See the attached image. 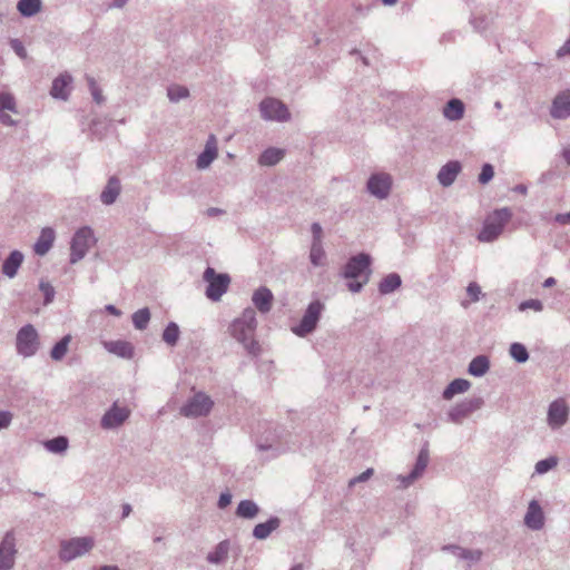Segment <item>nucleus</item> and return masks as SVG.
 Masks as SVG:
<instances>
[{"mask_svg": "<svg viewBox=\"0 0 570 570\" xmlns=\"http://www.w3.org/2000/svg\"><path fill=\"white\" fill-rule=\"evenodd\" d=\"M563 159L568 165H570V148H566L562 151Z\"/></svg>", "mask_w": 570, "mask_h": 570, "instance_id": "nucleus-64", "label": "nucleus"}, {"mask_svg": "<svg viewBox=\"0 0 570 570\" xmlns=\"http://www.w3.org/2000/svg\"><path fill=\"white\" fill-rule=\"evenodd\" d=\"M371 256L365 253H358V292L367 283L371 274Z\"/></svg>", "mask_w": 570, "mask_h": 570, "instance_id": "nucleus-33", "label": "nucleus"}, {"mask_svg": "<svg viewBox=\"0 0 570 570\" xmlns=\"http://www.w3.org/2000/svg\"><path fill=\"white\" fill-rule=\"evenodd\" d=\"M465 106L459 98L450 99L443 108V116L450 121L461 120L464 116Z\"/></svg>", "mask_w": 570, "mask_h": 570, "instance_id": "nucleus-24", "label": "nucleus"}, {"mask_svg": "<svg viewBox=\"0 0 570 570\" xmlns=\"http://www.w3.org/2000/svg\"><path fill=\"white\" fill-rule=\"evenodd\" d=\"M128 0H112L111 6L112 8H122Z\"/></svg>", "mask_w": 570, "mask_h": 570, "instance_id": "nucleus-61", "label": "nucleus"}, {"mask_svg": "<svg viewBox=\"0 0 570 570\" xmlns=\"http://www.w3.org/2000/svg\"><path fill=\"white\" fill-rule=\"evenodd\" d=\"M120 189L119 179L115 176L110 177L100 194L101 203L105 205L114 204L120 194Z\"/></svg>", "mask_w": 570, "mask_h": 570, "instance_id": "nucleus-25", "label": "nucleus"}, {"mask_svg": "<svg viewBox=\"0 0 570 570\" xmlns=\"http://www.w3.org/2000/svg\"><path fill=\"white\" fill-rule=\"evenodd\" d=\"M430 460V452H429V443L425 442L420 450L415 464L411 472L406 475H399V481L401 482L403 488L410 487L415 480L422 476L423 472L425 471Z\"/></svg>", "mask_w": 570, "mask_h": 570, "instance_id": "nucleus-12", "label": "nucleus"}, {"mask_svg": "<svg viewBox=\"0 0 570 570\" xmlns=\"http://www.w3.org/2000/svg\"><path fill=\"white\" fill-rule=\"evenodd\" d=\"M213 405L214 402L208 395L198 392L180 407V414L186 417L206 416L212 411Z\"/></svg>", "mask_w": 570, "mask_h": 570, "instance_id": "nucleus-9", "label": "nucleus"}, {"mask_svg": "<svg viewBox=\"0 0 570 570\" xmlns=\"http://www.w3.org/2000/svg\"><path fill=\"white\" fill-rule=\"evenodd\" d=\"M490 368L489 357L485 355H478L469 364L468 372L475 377L483 376Z\"/></svg>", "mask_w": 570, "mask_h": 570, "instance_id": "nucleus-31", "label": "nucleus"}, {"mask_svg": "<svg viewBox=\"0 0 570 570\" xmlns=\"http://www.w3.org/2000/svg\"><path fill=\"white\" fill-rule=\"evenodd\" d=\"M256 327V313L250 307L246 308L242 316L236 318L229 326L230 335L253 356H257L261 353L259 343L255 340Z\"/></svg>", "mask_w": 570, "mask_h": 570, "instance_id": "nucleus-1", "label": "nucleus"}, {"mask_svg": "<svg viewBox=\"0 0 570 570\" xmlns=\"http://www.w3.org/2000/svg\"><path fill=\"white\" fill-rule=\"evenodd\" d=\"M55 230L50 227H46L41 230L39 238L33 245V250L37 255H46L53 245Z\"/></svg>", "mask_w": 570, "mask_h": 570, "instance_id": "nucleus-23", "label": "nucleus"}, {"mask_svg": "<svg viewBox=\"0 0 570 570\" xmlns=\"http://www.w3.org/2000/svg\"><path fill=\"white\" fill-rule=\"evenodd\" d=\"M17 549L13 531H8L0 542V570H11L14 566Z\"/></svg>", "mask_w": 570, "mask_h": 570, "instance_id": "nucleus-14", "label": "nucleus"}, {"mask_svg": "<svg viewBox=\"0 0 570 570\" xmlns=\"http://www.w3.org/2000/svg\"><path fill=\"white\" fill-rule=\"evenodd\" d=\"M39 335L33 325L27 324L18 331L16 348L19 355H22L23 357H31L39 350Z\"/></svg>", "mask_w": 570, "mask_h": 570, "instance_id": "nucleus-6", "label": "nucleus"}, {"mask_svg": "<svg viewBox=\"0 0 570 570\" xmlns=\"http://www.w3.org/2000/svg\"><path fill=\"white\" fill-rule=\"evenodd\" d=\"M72 78L70 75L65 73L60 75L52 81V87L50 90V94L53 98L67 100L68 98V90L67 87L70 85Z\"/></svg>", "mask_w": 570, "mask_h": 570, "instance_id": "nucleus-27", "label": "nucleus"}, {"mask_svg": "<svg viewBox=\"0 0 570 570\" xmlns=\"http://www.w3.org/2000/svg\"><path fill=\"white\" fill-rule=\"evenodd\" d=\"M309 259L314 266H323L325 259V252L323 249L322 243H312Z\"/></svg>", "mask_w": 570, "mask_h": 570, "instance_id": "nucleus-44", "label": "nucleus"}, {"mask_svg": "<svg viewBox=\"0 0 570 570\" xmlns=\"http://www.w3.org/2000/svg\"><path fill=\"white\" fill-rule=\"evenodd\" d=\"M528 309H531L535 313H540L543 311V303L540 299L531 298L523 301L518 305L519 312H525Z\"/></svg>", "mask_w": 570, "mask_h": 570, "instance_id": "nucleus-47", "label": "nucleus"}, {"mask_svg": "<svg viewBox=\"0 0 570 570\" xmlns=\"http://www.w3.org/2000/svg\"><path fill=\"white\" fill-rule=\"evenodd\" d=\"M228 552L229 541L223 540L215 547L214 551L207 554L206 559L209 563L219 564L227 559Z\"/></svg>", "mask_w": 570, "mask_h": 570, "instance_id": "nucleus-32", "label": "nucleus"}, {"mask_svg": "<svg viewBox=\"0 0 570 570\" xmlns=\"http://www.w3.org/2000/svg\"><path fill=\"white\" fill-rule=\"evenodd\" d=\"M466 293L472 302H478L481 298L482 291L478 283L471 282L466 287Z\"/></svg>", "mask_w": 570, "mask_h": 570, "instance_id": "nucleus-50", "label": "nucleus"}, {"mask_svg": "<svg viewBox=\"0 0 570 570\" xmlns=\"http://www.w3.org/2000/svg\"><path fill=\"white\" fill-rule=\"evenodd\" d=\"M484 404L482 397L476 396L472 399H465L450 406L446 412V422L456 425L463 424L464 420L470 417L475 411L480 410Z\"/></svg>", "mask_w": 570, "mask_h": 570, "instance_id": "nucleus-5", "label": "nucleus"}, {"mask_svg": "<svg viewBox=\"0 0 570 570\" xmlns=\"http://www.w3.org/2000/svg\"><path fill=\"white\" fill-rule=\"evenodd\" d=\"M284 157V150L279 148H267L264 150L259 158L258 164L261 166H274L279 163Z\"/></svg>", "mask_w": 570, "mask_h": 570, "instance_id": "nucleus-35", "label": "nucleus"}, {"mask_svg": "<svg viewBox=\"0 0 570 570\" xmlns=\"http://www.w3.org/2000/svg\"><path fill=\"white\" fill-rule=\"evenodd\" d=\"M252 301L255 307L265 314L272 309L274 295L269 288L261 286L254 292Z\"/></svg>", "mask_w": 570, "mask_h": 570, "instance_id": "nucleus-21", "label": "nucleus"}, {"mask_svg": "<svg viewBox=\"0 0 570 570\" xmlns=\"http://www.w3.org/2000/svg\"><path fill=\"white\" fill-rule=\"evenodd\" d=\"M105 347L108 352L122 358H131L134 356V347L126 341L105 342Z\"/></svg>", "mask_w": 570, "mask_h": 570, "instance_id": "nucleus-28", "label": "nucleus"}, {"mask_svg": "<svg viewBox=\"0 0 570 570\" xmlns=\"http://www.w3.org/2000/svg\"><path fill=\"white\" fill-rule=\"evenodd\" d=\"M130 413L131 412L127 406H120L118 402H115L102 415L100 425L104 430L117 429L128 420Z\"/></svg>", "mask_w": 570, "mask_h": 570, "instance_id": "nucleus-11", "label": "nucleus"}, {"mask_svg": "<svg viewBox=\"0 0 570 570\" xmlns=\"http://www.w3.org/2000/svg\"><path fill=\"white\" fill-rule=\"evenodd\" d=\"M342 276L350 279L347 287L352 293H356V256H351L342 272Z\"/></svg>", "mask_w": 570, "mask_h": 570, "instance_id": "nucleus-38", "label": "nucleus"}, {"mask_svg": "<svg viewBox=\"0 0 570 570\" xmlns=\"http://www.w3.org/2000/svg\"><path fill=\"white\" fill-rule=\"evenodd\" d=\"M554 284H556V279H554L553 277H548V278L543 282V287H544V288H549V287H552Z\"/></svg>", "mask_w": 570, "mask_h": 570, "instance_id": "nucleus-63", "label": "nucleus"}, {"mask_svg": "<svg viewBox=\"0 0 570 570\" xmlns=\"http://www.w3.org/2000/svg\"><path fill=\"white\" fill-rule=\"evenodd\" d=\"M558 464V459L556 456H549L547 459L540 460L535 463L534 470L538 474H544L552 470Z\"/></svg>", "mask_w": 570, "mask_h": 570, "instance_id": "nucleus-46", "label": "nucleus"}, {"mask_svg": "<svg viewBox=\"0 0 570 570\" xmlns=\"http://www.w3.org/2000/svg\"><path fill=\"white\" fill-rule=\"evenodd\" d=\"M258 512L259 508L253 500H242L236 509V515L243 519H254Z\"/></svg>", "mask_w": 570, "mask_h": 570, "instance_id": "nucleus-37", "label": "nucleus"}, {"mask_svg": "<svg viewBox=\"0 0 570 570\" xmlns=\"http://www.w3.org/2000/svg\"><path fill=\"white\" fill-rule=\"evenodd\" d=\"M470 386V381L465 379H455L444 389L442 392V397L446 401H450L454 397V395L466 392Z\"/></svg>", "mask_w": 570, "mask_h": 570, "instance_id": "nucleus-30", "label": "nucleus"}, {"mask_svg": "<svg viewBox=\"0 0 570 570\" xmlns=\"http://www.w3.org/2000/svg\"><path fill=\"white\" fill-rule=\"evenodd\" d=\"M42 7L41 0H19L17 3V10L22 17H33L40 12Z\"/></svg>", "mask_w": 570, "mask_h": 570, "instance_id": "nucleus-36", "label": "nucleus"}, {"mask_svg": "<svg viewBox=\"0 0 570 570\" xmlns=\"http://www.w3.org/2000/svg\"><path fill=\"white\" fill-rule=\"evenodd\" d=\"M179 326L175 322H169L163 332V341L169 345L175 346L179 340Z\"/></svg>", "mask_w": 570, "mask_h": 570, "instance_id": "nucleus-40", "label": "nucleus"}, {"mask_svg": "<svg viewBox=\"0 0 570 570\" xmlns=\"http://www.w3.org/2000/svg\"><path fill=\"white\" fill-rule=\"evenodd\" d=\"M39 288L45 295V304H50L55 297V288L47 282H40Z\"/></svg>", "mask_w": 570, "mask_h": 570, "instance_id": "nucleus-49", "label": "nucleus"}, {"mask_svg": "<svg viewBox=\"0 0 570 570\" xmlns=\"http://www.w3.org/2000/svg\"><path fill=\"white\" fill-rule=\"evenodd\" d=\"M392 179L385 173L373 174L366 184L367 191L377 199H385L390 195Z\"/></svg>", "mask_w": 570, "mask_h": 570, "instance_id": "nucleus-13", "label": "nucleus"}, {"mask_svg": "<svg viewBox=\"0 0 570 570\" xmlns=\"http://www.w3.org/2000/svg\"><path fill=\"white\" fill-rule=\"evenodd\" d=\"M12 48L14 49V51L17 52L18 56H20L22 58L26 57V50H24L23 46L18 40L12 41Z\"/></svg>", "mask_w": 570, "mask_h": 570, "instance_id": "nucleus-57", "label": "nucleus"}, {"mask_svg": "<svg viewBox=\"0 0 570 570\" xmlns=\"http://www.w3.org/2000/svg\"><path fill=\"white\" fill-rule=\"evenodd\" d=\"M462 167L460 161L450 160L438 173V181L443 187H450L456 179Z\"/></svg>", "mask_w": 570, "mask_h": 570, "instance_id": "nucleus-19", "label": "nucleus"}, {"mask_svg": "<svg viewBox=\"0 0 570 570\" xmlns=\"http://www.w3.org/2000/svg\"><path fill=\"white\" fill-rule=\"evenodd\" d=\"M554 220L561 225L570 224V212L564 214H557Z\"/></svg>", "mask_w": 570, "mask_h": 570, "instance_id": "nucleus-55", "label": "nucleus"}, {"mask_svg": "<svg viewBox=\"0 0 570 570\" xmlns=\"http://www.w3.org/2000/svg\"><path fill=\"white\" fill-rule=\"evenodd\" d=\"M95 244L94 230L88 226L79 228L71 239L70 263L76 264L81 261Z\"/></svg>", "mask_w": 570, "mask_h": 570, "instance_id": "nucleus-3", "label": "nucleus"}, {"mask_svg": "<svg viewBox=\"0 0 570 570\" xmlns=\"http://www.w3.org/2000/svg\"><path fill=\"white\" fill-rule=\"evenodd\" d=\"M261 115L266 120L287 121L291 114L285 104L276 98H266L259 104Z\"/></svg>", "mask_w": 570, "mask_h": 570, "instance_id": "nucleus-10", "label": "nucleus"}, {"mask_svg": "<svg viewBox=\"0 0 570 570\" xmlns=\"http://www.w3.org/2000/svg\"><path fill=\"white\" fill-rule=\"evenodd\" d=\"M372 474H373V469H367L366 471L358 474V482L367 481Z\"/></svg>", "mask_w": 570, "mask_h": 570, "instance_id": "nucleus-58", "label": "nucleus"}, {"mask_svg": "<svg viewBox=\"0 0 570 570\" xmlns=\"http://www.w3.org/2000/svg\"><path fill=\"white\" fill-rule=\"evenodd\" d=\"M281 525V519L277 517H271L266 522L258 523L253 529V535L257 540L267 539L273 531L278 529Z\"/></svg>", "mask_w": 570, "mask_h": 570, "instance_id": "nucleus-26", "label": "nucleus"}, {"mask_svg": "<svg viewBox=\"0 0 570 570\" xmlns=\"http://www.w3.org/2000/svg\"><path fill=\"white\" fill-rule=\"evenodd\" d=\"M524 524L533 530H541L544 525V514L541 505L537 500L530 501L527 513L524 515Z\"/></svg>", "mask_w": 570, "mask_h": 570, "instance_id": "nucleus-17", "label": "nucleus"}, {"mask_svg": "<svg viewBox=\"0 0 570 570\" xmlns=\"http://www.w3.org/2000/svg\"><path fill=\"white\" fill-rule=\"evenodd\" d=\"M222 213H223V210L219 209V208H216V207H210V208L207 209L208 216H217V215H219Z\"/></svg>", "mask_w": 570, "mask_h": 570, "instance_id": "nucleus-60", "label": "nucleus"}, {"mask_svg": "<svg viewBox=\"0 0 570 570\" xmlns=\"http://www.w3.org/2000/svg\"><path fill=\"white\" fill-rule=\"evenodd\" d=\"M324 309L325 304L320 299L311 302L307 305L301 322L292 328L293 333L299 337H305L311 334L316 328Z\"/></svg>", "mask_w": 570, "mask_h": 570, "instance_id": "nucleus-4", "label": "nucleus"}, {"mask_svg": "<svg viewBox=\"0 0 570 570\" xmlns=\"http://www.w3.org/2000/svg\"><path fill=\"white\" fill-rule=\"evenodd\" d=\"M401 284V276L397 273H391L380 282L379 291L382 295H387L396 291Z\"/></svg>", "mask_w": 570, "mask_h": 570, "instance_id": "nucleus-34", "label": "nucleus"}, {"mask_svg": "<svg viewBox=\"0 0 570 570\" xmlns=\"http://www.w3.org/2000/svg\"><path fill=\"white\" fill-rule=\"evenodd\" d=\"M570 55V38L563 43V46L557 51L558 57Z\"/></svg>", "mask_w": 570, "mask_h": 570, "instance_id": "nucleus-56", "label": "nucleus"}, {"mask_svg": "<svg viewBox=\"0 0 570 570\" xmlns=\"http://www.w3.org/2000/svg\"><path fill=\"white\" fill-rule=\"evenodd\" d=\"M569 416V407L563 401H553L548 410V423L552 429L563 426Z\"/></svg>", "mask_w": 570, "mask_h": 570, "instance_id": "nucleus-15", "label": "nucleus"}, {"mask_svg": "<svg viewBox=\"0 0 570 570\" xmlns=\"http://www.w3.org/2000/svg\"><path fill=\"white\" fill-rule=\"evenodd\" d=\"M232 502V494L229 492H224L219 495V499H218V508L219 509H225L226 507H228Z\"/></svg>", "mask_w": 570, "mask_h": 570, "instance_id": "nucleus-54", "label": "nucleus"}, {"mask_svg": "<svg viewBox=\"0 0 570 570\" xmlns=\"http://www.w3.org/2000/svg\"><path fill=\"white\" fill-rule=\"evenodd\" d=\"M494 176V168L491 164H484L479 175V183L482 185L488 184Z\"/></svg>", "mask_w": 570, "mask_h": 570, "instance_id": "nucleus-48", "label": "nucleus"}, {"mask_svg": "<svg viewBox=\"0 0 570 570\" xmlns=\"http://www.w3.org/2000/svg\"><path fill=\"white\" fill-rule=\"evenodd\" d=\"M203 278L208 283L206 288V296L217 302L227 292L230 283L228 274H218L213 267H207L204 272Z\"/></svg>", "mask_w": 570, "mask_h": 570, "instance_id": "nucleus-7", "label": "nucleus"}, {"mask_svg": "<svg viewBox=\"0 0 570 570\" xmlns=\"http://www.w3.org/2000/svg\"><path fill=\"white\" fill-rule=\"evenodd\" d=\"M443 550L451 551L456 558L468 560L470 563H475L481 560L482 551L479 549L470 550L459 546H446Z\"/></svg>", "mask_w": 570, "mask_h": 570, "instance_id": "nucleus-29", "label": "nucleus"}, {"mask_svg": "<svg viewBox=\"0 0 570 570\" xmlns=\"http://www.w3.org/2000/svg\"><path fill=\"white\" fill-rule=\"evenodd\" d=\"M94 547V540L89 537L73 538L61 543L59 557L69 562L89 552Z\"/></svg>", "mask_w": 570, "mask_h": 570, "instance_id": "nucleus-8", "label": "nucleus"}, {"mask_svg": "<svg viewBox=\"0 0 570 570\" xmlns=\"http://www.w3.org/2000/svg\"><path fill=\"white\" fill-rule=\"evenodd\" d=\"M131 513V505L126 503L122 505V518H127Z\"/></svg>", "mask_w": 570, "mask_h": 570, "instance_id": "nucleus-62", "label": "nucleus"}, {"mask_svg": "<svg viewBox=\"0 0 570 570\" xmlns=\"http://www.w3.org/2000/svg\"><path fill=\"white\" fill-rule=\"evenodd\" d=\"M45 448L52 453H62L68 449V439L57 436L45 442Z\"/></svg>", "mask_w": 570, "mask_h": 570, "instance_id": "nucleus-43", "label": "nucleus"}, {"mask_svg": "<svg viewBox=\"0 0 570 570\" xmlns=\"http://www.w3.org/2000/svg\"><path fill=\"white\" fill-rule=\"evenodd\" d=\"M13 420V414L10 411H0V430L9 428Z\"/></svg>", "mask_w": 570, "mask_h": 570, "instance_id": "nucleus-52", "label": "nucleus"}, {"mask_svg": "<svg viewBox=\"0 0 570 570\" xmlns=\"http://www.w3.org/2000/svg\"><path fill=\"white\" fill-rule=\"evenodd\" d=\"M550 115L554 119L570 117V90H564L556 96L552 101Z\"/></svg>", "mask_w": 570, "mask_h": 570, "instance_id": "nucleus-18", "label": "nucleus"}, {"mask_svg": "<svg viewBox=\"0 0 570 570\" xmlns=\"http://www.w3.org/2000/svg\"><path fill=\"white\" fill-rule=\"evenodd\" d=\"M311 228L313 234L312 243H322V226L318 223H313Z\"/></svg>", "mask_w": 570, "mask_h": 570, "instance_id": "nucleus-53", "label": "nucleus"}, {"mask_svg": "<svg viewBox=\"0 0 570 570\" xmlns=\"http://www.w3.org/2000/svg\"><path fill=\"white\" fill-rule=\"evenodd\" d=\"M217 141L214 135H210L206 141L204 150L199 154L196 160L198 169H206L217 158Z\"/></svg>", "mask_w": 570, "mask_h": 570, "instance_id": "nucleus-20", "label": "nucleus"}, {"mask_svg": "<svg viewBox=\"0 0 570 570\" xmlns=\"http://www.w3.org/2000/svg\"><path fill=\"white\" fill-rule=\"evenodd\" d=\"M105 309L111 314V315H115V316H120L121 315V312L120 309H118L115 305L112 304H108L106 305Z\"/></svg>", "mask_w": 570, "mask_h": 570, "instance_id": "nucleus-59", "label": "nucleus"}, {"mask_svg": "<svg viewBox=\"0 0 570 570\" xmlns=\"http://www.w3.org/2000/svg\"><path fill=\"white\" fill-rule=\"evenodd\" d=\"M510 356L518 363H525L529 360L527 347L522 343H512L509 348Z\"/></svg>", "mask_w": 570, "mask_h": 570, "instance_id": "nucleus-41", "label": "nucleus"}, {"mask_svg": "<svg viewBox=\"0 0 570 570\" xmlns=\"http://www.w3.org/2000/svg\"><path fill=\"white\" fill-rule=\"evenodd\" d=\"M71 342V335H65L59 342H57L50 351V357L53 361H61L67 352L69 343Z\"/></svg>", "mask_w": 570, "mask_h": 570, "instance_id": "nucleus-39", "label": "nucleus"}, {"mask_svg": "<svg viewBox=\"0 0 570 570\" xmlns=\"http://www.w3.org/2000/svg\"><path fill=\"white\" fill-rule=\"evenodd\" d=\"M167 96L171 102H178L189 96V90L184 86L173 85L168 87Z\"/></svg>", "mask_w": 570, "mask_h": 570, "instance_id": "nucleus-45", "label": "nucleus"}, {"mask_svg": "<svg viewBox=\"0 0 570 570\" xmlns=\"http://www.w3.org/2000/svg\"><path fill=\"white\" fill-rule=\"evenodd\" d=\"M512 218V212L508 207L495 209L490 214L478 235V239L483 243L495 240L503 232L504 226Z\"/></svg>", "mask_w": 570, "mask_h": 570, "instance_id": "nucleus-2", "label": "nucleus"}, {"mask_svg": "<svg viewBox=\"0 0 570 570\" xmlns=\"http://www.w3.org/2000/svg\"><path fill=\"white\" fill-rule=\"evenodd\" d=\"M22 262L23 254L19 250H12L2 264V274L9 278H13L17 275Z\"/></svg>", "mask_w": 570, "mask_h": 570, "instance_id": "nucleus-22", "label": "nucleus"}, {"mask_svg": "<svg viewBox=\"0 0 570 570\" xmlns=\"http://www.w3.org/2000/svg\"><path fill=\"white\" fill-rule=\"evenodd\" d=\"M6 111L17 114V104L12 94L1 91L0 92V122L4 126H16L17 121Z\"/></svg>", "mask_w": 570, "mask_h": 570, "instance_id": "nucleus-16", "label": "nucleus"}, {"mask_svg": "<svg viewBox=\"0 0 570 570\" xmlns=\"http://www.w3.org/2000/svg\"><path fill=\"white\" fill-rule=\"evenodd\" d=\"M150 321V312L147 307L140 308L132 314V324L137 330H145Z\"/></svg>", "mask_w": 570, "mask_h": 570, "instance_id": "nucleus-42", "label": "nucleus"}, {"mask_svg": "<svg viewBox=\"0 0 570 570\" xmlns=\"http://www.w3.org/2000/svg\"><path fill=\"white\" fill-rule=\"evenodd\" d=\"M88 81L94 100L99 105L102 104L105 98L102 96L101 90L97 87L94 78H88Z\"/></svg>", "mask_w": 570, "mask_h": 570, "instance_id": "nucleus-51", "label": "nucleus"}]
</instances>
